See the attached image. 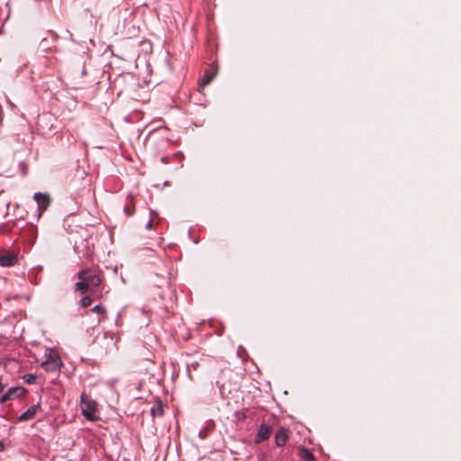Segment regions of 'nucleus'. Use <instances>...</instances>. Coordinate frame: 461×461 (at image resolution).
Returning a JSON list of instances; mask_svg holds the SVG:
<instances>
[{
	"instance_id": "f257e3e1",
	"label": "nucleus",
	"mask_w": 461,
	"mask_h": 461,
	"mask_svg": "<svg viewBox=\"0 0 461 461\" xmlns=\"http://www.w3.org/2000/svg\"><path fill=\"white\" fill-rule=\"evenodd\" d=\"M77 277L80 281L76 284V289L83 294L101 284V276L95 269L85 268L77 273Z\"/></svg>"
},
{
	"instance_id": "f03ea898",
	"label": "nucleus",
	"mask_w": 461,
	"mask_h": 461,
	"mask_svg": "<svg viewBox=\"0 0 461 461\" xmlns=\"http://www.w3.org/2000/svg\"><path fill=\"white\" fill-rule=\"evenodd\" d=\"M80 410L82 415L90 421H96L100 420L97 411V403L86 393H81L80 397Z\"/></svg>"
},
{
	"instance_id": "7ed1b4c3",
	"label": "nucleus",
	"mask_w": 461,
	"mask_h": 461,
	"mask_svg": "<svg viewBox=\"0 0 461 461\" xmlns=\"http://www.w3.org/2000/svg\"><path fill=\"white\" fill-rule=\"evenodd\" d=\"M62 366L59 354L54 349H48L47 359L41 363L42 368L47 372H56Z\"/></svg>"
},
{
	"instance_id": "20e7f679",
	"label": "nucleus",
	"mask_w": 461,
	"mask_h": 461,
	"mask_svg": "<svg viewBox=\"0 0 461 461\" xmlns=\"http://www.w3.org/2000/svg\"><path fill=\"white\" fill-rule=\"evenodd\" d=\"M25 391V388L23 386H14L9 388L0 396V403H5L18 399L24 394Z\"/></svg>"
},
{
	"instance_id": "39448f33",
	"label": "nucleus",
	"mask_w": 461,
	"mask_h": 461,
	"mask_svg": "<svg viewBox=\"0 0 461 461\" xmlns=\"http://www.w3.org/2000/svg\"><path fill=\"white\" fill-rule=\"evenodd\" d=\"M33 199L37 203L38 218L47 210L50 204V197L47 193H35Z\"/></svg>"
},
{
	"instance_id": "423d86ee",
	"label": "nucleus",
	"mask_w": 461,
	"mask_h": 461,
	"mask_svg": "<svg viewBox=\"0 0 461 461\" xmlns=\"http://www.w3.org/2000/svg\"><path fill=\"white\" fill-rule=\"evenodd\" d=\"M271 433L272 428L270 425L265 423L261 424L255 437V442L259 443L269 438Z\"/></svg>"
},
{
	"instance_id": "0eeeda50",
	"label": "nucleus",
	"mask_w": 461,
	"mask_h": 461,
	"mask_svg": "<svg viewBox=\"0 0 461 461\" xmlns=\"http://www.w3.org/2000/svg\"><path fill=\"white\" fill-rule=\"evenodd\" d=\"M17 262V258L14 254L6 251H0V266L11 267Z\"/></svg>"
},
{
	"instance_id": "6e6552de",
	"label": "nucleus",
	"mask_w": 461,
	"mask_h": 461,
	"mask_svg": "<svg viewBox=\"0 0 461 461\" xmlns=\"http://www.w3.org/2000/svg\"><path fill=\"white\" fill-rule=\"evenodd\" d=\"M41 410L40 403L31 406L28 410L23 412L19 417L18 420L24 421L32 420L35 417L36 413Z\"/></svg>"
},
{
	"instance_id": "1a4fd4ad",
	"label": "nucleus",
	"mask_w": 461,
	"mask_h": 461,
	"mask_svg": "<svg viewBox=\"0 0 461 461\" xmlns=\"http://www.w3.org/2000/svg\"><path fill=\"white\" fill-rule=\"evenodd\" d=\"M288 438L286 429L284 428H280L275 435V443L278 447H282L286 443Z\"/></svg>"
},
{
	"instance_id": "9d476101",
	"label": "nucleus",
	"mask_w": 461,
	"mask_h": 461,
	"mask_svg": "<svg viewBox=\"0 0 461 461\" xmlns=\"http://www.w3.org/2000/svg\"><path fill=\"white\" fill-rule=\"evenodd\" d=\"M215 73L213 74H209V73H205L201 80V82L199 83V87H202L203 88L204 86H206L207 85H209L211 83V81L212 80L213 77H214Z\"/></svg>"
},
{
	"instance_id": "9b49d317",
	"label": "nucleus",
	"mask_w": 461,
	"mask_h": 461,
	"mask_svg": "<svg viewBox=\"0 0 461 461\" xmlns=\"http://www.w3.org/2000/svg\"><path fill=\"white\" fill-rule=\"evenodd\" d=\"M301 457L306 461H314L313 455L307 449V448H302L300 450Z\"/></svg>"
},
{
	"instance_id": "f8f14e48",
	"label": "nucleus",
	"mask_w": 461,
	"mask_h": 461,
	"mask_svg": "<svg viewBox=\"0 0 461 461\" xmlns=\"http://www.w3.org/2000/svg\"><path fill=\"white\" fill-rule=\"evenodd\" d=\"M163 413H164V411H163V408L161 405H158V407L151 409V414L154 417L155 416H163Z\"/></svg>"
},
{
	"instance_id": "ddd939ff",
	"label": "nucleus",
	"mask_w": 461,
	"mask_h": 461,
	"mask_svg": "<svg viewBox=\"0 0 461 461\" xmlns=\"http://www.w3.org/2000/svg\"><path fill=\"white\" fill-rule=\"evenodd\" d=\"M36 376L32 374H26L23 375V380L25 383L32 384L35 382Z\"/></svg>"
},
{
	"instance_id": "4468645a",
	"label": "nucleus",
	"mask_w": 461,
	"mask_h": 461,
	"mask_svg": "<svg viewBox=\"0 0 461 461\" xmlns=\"http://www.w3.org/2000/svg\"><path fill=\"white\" fill-rule=\"evenodd\" d=\"M92 303V299L90 296H84L81 301H80V303H81V306L86 308V307H88Z\"/></svg>"
},
{
	"instance_id": "2eb2a0df",
	"label": "nucleus",
	"mask_w": 461,
	"mask_h": 461,
	"mask_svg": "<svg viewBox=\"0 0 461 461\" xmlns=\"http://www.w3.org/2000/svg\"><path fill=\"white\" fill-rule=\"evenodd\" d=\"M91 311L97 314H102V315L104 314V312H105L104 308L101 305L94 306Z\"/></svg>"
},
{
	"instance_id": "dca6fc26",
	"label": "nucleus",
	"mask_w": 461,
	"mask_h": 461,
	"mask_svg": "<svg viewBox=\"0 0 461 461\" xmlns=\"http://www.w3.org/2000/svg\"><path fill=\"white\" fill-rule=\"evenodd\" d=\"M124 212L127 215L131 216L133 214L134 212V208L133 207H130V206H125L124 207Z\"/></svg>"
},
{
	"instance_id": "f3484780",
	"label": "nucleus",
	"mask_w": 461,
	"mask_h": 461,
	"mask_svg": "<svg viewBox=\"0 0 461 461\" xmlns=\"http://www.w3.org/2000/svg\"><path fill=\"white\" fill-rule=\"evenodd\" d=\"M153 227V219L151 218L146 224V229L147 230H151Z\"/></svg>"
},
{
	"instance_id": "a211bd4d",
	"label": "nucleus",
	"mask_w": 461,
	"mask_h": 461,
	"mask_svg": "<svg viewBox=\"0 0 461 461\" xmlns=\"http://www.w3.org/2000/svg\"><path fill=\"white\" fill-rule=\"evenodd\" d=\"M5 385L6 384L5 383H3L2 379L0 378V394L1 393L3 394V392H4L5 388Z\"/></svg>"
},
{
	"instance_id": "6ab92c4d",
	"label": "nucleus",
	"mask_w": 461,
	"mask_h": 461,
	"mask_svg": "<svg viewBox=\"0 0 461 461\" xmlns=\"http://www.w3.org/2000/svg\"><path fill=\"white\" fill-rule=\"evenodd\" d=\"M5 448L3 442L0 440V451H3Z\"/></svg>"
},
{
	"instance_id": "aec40b11",
	"label": "nucleus",
	"mask_w": 461,
	"mask_h": 461,
	"mask_svg": "<svg viewBox=\"0 0 461 461\" xmlns=\"http://www.w3.org/2000/svg\"><path fill=\"white\" fill-rule=\"evenodd\" d=\"M82 74L86 75V69L85 68L83 69Z\"/></svg>"
},
{
	"instance_id": "412c9836",
	"label": "nucleus",
	"mask_w": 461,
	"mask_h": 461,
	"mask_svg": "<svg viewBox=\"0 0 461 461\" xmlns=\"http://www.w3.org/2000/svg\"><path fill=\"white\" fill-rule=\"evenodd\" d=\"M150 214L153 215V214H157L155 212H150Z\"/></svg>"
}]
</instances>
